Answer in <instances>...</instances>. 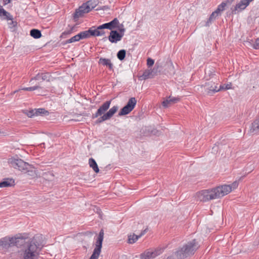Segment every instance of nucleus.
<instances>
[{
  "label": "nucleus",
  "instance_id": "7",
  "mask_svg": "<svg viewBox=\"0 0 259 259\" xmlns=\"http://www.w3.org/2000/svg\"><path fill=\"white\" fill-rule=\"evenodd\" d=\"M137 100L136 98L134 97L131 98L128 100L127 104L121 109L118 115L119 116H123L128 114L134 109Z\"/></svg>",
  "mask_w": 259,
  "mask_h": 259
},
{
  "label": "nucleus",
  "instance_id": "12",
  "mask_svg": "<svg viewBox=\"0 0 259 259\" xmlns=\"http://www.w3.org/2000/svg\"><path fill=\"white\" fill-rule=\"evenodd\" d=\"M90 11V7L85 3H84L76 10L74 17L75 18H79L84 14L88 13Z\"/></svg>",
  "mask_w": 259,
  "mask_h": 259
},
{
  "label": "nucleus",
  "instance_id": "45",
  "mask_svg": "<svg viewBox=\"0 0 259 259\" xmlns=\"http://www.w3.org/2000/svg\"><path fill=\"white\" fill-rule=\"evenodd\" d=\"M171 257H167V259H170Z\"/></svg>",
  "mask_w": 259,
  "mask_h": 259
},
{
  "label": "nucleus",
  "instance_id": "44",
  "mask_svg": "<svg viewBox=\"0 0 259 259\" xmlns=\"http://www.w3.org/2000/svg\"><path fill=\"white\" fill-rule=\"evenodd\" d=\"M233 1H234V0H227L226 3H229V4H231Z\"/></svg>",
  "mask_w": 259,
  "mask_h": 259
},
{
  "label": "nucleus",
  "instance_id": "42",
  "mask_svg": "<svg viewBox=\"0 0 259 259\" xmlns=\"http://www.w3.org/2000/svg\"><path fill=\"white\" fill-rule=\"evenodd\" d=\"M2 1H3V4L4 5H6L8 4L11 1V0H2Z\"/></svg>",
  "mask_w": 259,
  "mask_h": 259
},
{
  "label": "nucleus",
  "instance_id": "11",
  "mask_svg": "<svg viewBox=\"0 0 259 259\" xmlns=\"http://www.w3.org/2000/svg\"><path fill=\"white\" fill-rule=\"evenodd\" d=\"M158 68L159 66H157V64H156L155 67L153 68V69H150L146 70L140 77L141 79L146 80L148 78H152L156 75L158 71Z\"/></svg>",
  "mask_w": 259,
  "mask_h": 259
},
{
  "label": "nucleus",
  "instance_id": "40",
  "mask_svg": "<svg viewBox=\"0 0 259 259\" xmlns=\"http://www.w3.org/2000/svg\"><path fill=\"white\" fill-rule=\"evenodd\" d=\"M169 99L171 103H177L180 100V98L177 97H172L171 98H169Z\"/></svg>",
  "mask_w": 259,
  "mask_h": 259
},
{
  "label": "nucleus",
  "instance_id": "1",
  "mask_svg": "<svg viewBox=\"0 0 259 259\" xmlns=\"http://www.w3.org/2000/svg\"><path fill=\"white\" fill-rule=\"evenodd\" d=\"M238 186V182L235 181L230 185H224L213 189L202 190L197 193L196 196L200 201L206 202L223 197L236 189Z\"/></svg>",
  "mask_w": 259,
  "mask_h": 259
},
{
  "label": "nucleus",
  "instance_id": "41",
  "mask_svg": "<svg viewBox=\"0 0 259 259\" xmlns=\"http://www.w3.org/2000/svg\"><path fill=\"white\" fill-rule=\"evenodd\" d=\"M169 69L172 71V73H175L174 66V65H173L172 63H170Z\"/></svg>",
  "mask_w": 259,
  "mask_h": 259
},
{
  "label": "nucleus",
  "instance_id": "9",
  "mask_svg": "<svg viewBox=\"0 0 259 259\" xmlns=\"http://www.w3.org/2000/svg\"><path fill=\"white\" fill-rule=\"evenodd\" d=\"M186 251L189 256L194 254L195 252L198 248L199 246L196 240L194 239L184 245Z\"/></svg>",
  "mask_w": 259,
  "mask_h": 259
},
{
  "label": "nucleus",
  "instance_id": "33",
  "mask_svg": "<svg viewBox=\"0 0 259 259\" xmlns=\"http://www.w3.org/2000/svg\"><path fill=\"white\" fill-rule=\"evenodd\" d=\"M231 88V84H227L221 85L219 88V90L220 91L221 90H229V89H230Z\"/></svg>",
  "mask_w": 259,
  "mask_h": 259
},
{
  "label": "nucleus",
  "instance_id": "32",
  "mask_svg": "<svg viewBox=\"0 0 259 259\" xmlns=\"http://www.w3.org/2000/svg\"><path fill=\"white\" fill-rule=\"evenodd\" d=\"M80 39H81L79 33H78L77 35H75V36L72 37L71 38H70V39L67 40V42L68 43H72L74 42L79 41Z\"/></svg>",
  "mask_w": 259,
  "mask_h": 259
},
{
  "label": "nucleus",
  "instance_id": "24",
  "mask_svg": "<svg viewBox=\"0 0 259 259\" xmlns=\"http://www.w3.org/2000/svg\"><path fill=\"white\" fill-rule=\"evenodd\" d=\"M89 164L91 168H92V169L94 170V171L95 172H96V173L99 172V169L98 168V165H97L96 161L95 160V159H94L92 158H90L89 160Z\"/></svg>",
  "mask_w": 259,
  "mask_h": 259
},
{
  "label": "nucleus",
  "instance_id": "39",
  "mask_svg": "<svg viewBox=\"0 0 259 259\" xmlns=\"http://www.w3.org/2000/svg\"><path fill=\"white\" fill-rule=\"evenodd\" d=\"M253 48L255 49H259V37L255 39Z\"/></svg>",
  "mask_w": 259,
  "mask_h": 259
},
{
  "label": "nucleus",
  "instance_id": "37",
  "mask_svg": "<svg viewBox=\"0 0 259 259\" xmlns=\"http://www.w3.org/2000/svg\"><path fill=\"white\" fill-rule=\"evenodd\" d=\"M154 64V60L150 58H148L147 60V65L149 67L153 66Z\"/></svg>",
  "mask_w": 259,
  "mask_h": 259
},
{
  "label": "nucleus",
  "instance_id": "38",
  "mask_svg": "<svg viewBox=\"0 0 259 259\" xmlns=\"http://www.w3.org/2000/svg\"><path fill=\"white\" fill-rule=\"evenodd\" d=\"M118 30V33H119L120 35L121 34L122 36H123L125 32V29L122 24H121V26L119 27Z\"/></svg>",
  "mask_w": 259,
  "mask_h": 259
},
{
  "label": "nucleus",
  "instance_id": "17",
  "mask_svg": "<svg viewBox=\"0 0 259 259\" xmlns=\"http://www.w3.org/2000/svg\"><path fill=\"white\" fill-rule=\"evenodd\" d=\"M174 255L177 259H184L189 257L184 245L179 248L178 250L174 252Z\"/></svg>",
  "mask_w": 259,
  "mask_h": 259
},
{
  "label": "nucleus",
  "instance_id": "16",
  "mask_svg": "<svg viewBox=\"0 0 259 259\" xmlns=\"http://www.w3.org/2000/svg\"><path fill=\"white\" fill-rule=\"evenodd\" d=\"M119 24V20L117 18H114L111 21L100 25V28L108 29L111 30V31L112 29L117 28L118 27Z\"/></svg>",
  "mask_w": 259,
  "mask_h": 259
},
{
  "label": "nucleus",
  "instance_id": "21",
  "mask_svg": "<svg viewBox=\"0 0 259 259\" xmlns=\"http://www.w3.org/2000/svg\"><path fill=\"white\" fill-rule=\"evenodd\" d=\"M14 180L12 179H6L0 182V188L8 187L14 185Z\"/></svg>",
  "mask_w": 259,
  "mask_h": 259
},
{
  "label": "nucleus",
  "instance_id": "25",
  "mask_svg": "<svg viewBox=\"0 0 259 259\" xmlns=\"http://www.w3.org/2000/svg\"><path fill=\"white\" fill-rule=\"evenodd\" d=\"M0 17H4V19H6L8 20H11V23H13L14 22L12 21L13 18L12 16L10 15L9 13L7 12L4 8L2 11L0 12Z\"/></svg>",
  "mask_w": 259,
  "mask_h": 259
},
{
  "label": "nucleus",
  "instance_id": "10",
  "mask_svg": "<svg viewBox=\"0 0 259 259\" xmlns=\"http://www.w3.org/2000/svg\"><path fill=\"white\" fill-rule=\"evenodd\" d=\"M186 251L189 256L194 254L195 252L198 248L199 246L196 240L194 239L184 245Z\"/></svg>",
  "mask_w": 259,
  "mask_h": 259
},
{
  "label": "nucleus",
  "instance_id": "23",
  "mask_svg": "<svg viewBox=\"0 0 259 259\" xmlns=\"http://www.w3.org/2000/svg\"><path fill=\"white\" fill-rule=\"evenodd\" d=\"M99 63L104 66L108 67L111 70L113 68V64L111 63L110 60L109 59L101 58L99 60Z\"/></svg>",
  "mask_w": 259,
  "mask_h": 259
},
{
  "label": "nucleus",
  "instance_id": "29",
  "mask_svg": "<svg viewBox=\"0 0 259 259\" xmlns=\"http://www.w3.org/2000/svg\"><path fill=\"white\" fill-rule=\"evenodd\" d=\"M85 4L90 7V10L91 11L98 5V0H90L85 3Z\"/></svg>",
  "mask_w": 259,
  "mask_h": 259
},
{
  "label": "nucleus",
  "instance_id": "30",
  "mask_svg": "<svg viewBox=\"0 0 259 259\" xmlns=\"http://www.w3.org/2000/svg\"><path fill=\"white\" fill-rule=\"evenodd\" d=\"M125 54H126L125 50H121L119 51L117 53V57L119 60L122 61L124 59V58L125 57Z\"/></svg>",
  "mask_w": 259,
  "mask_h": 259
},
{
  "label": "nucleus",
  "instance_id": "3",
  "mask_svg": "<svg viewBox=\"0 0 259 259\" xmlns=\"http://www.w3.org/2000/svg\"><path fill=\"white\" fill-rule=\"evenodd\" d=\"M35 240V237H34L31 242L22 249L21 259H39L41 247L36 243Z\"/></svg>",
  "mask_w": 259,
  "mask_h": 259
},
{
  "label": "nucleus",
  "instance_id": "8",
  "mask_svg": "<svg viewBox=\"0 0 259 259\" xmlns=\"http://www.w3.org/2000/svg\"><path fill=\"white\" fill-rule=\"evenodd\" d=\"M16 238L4 237L0 240V248L7 249L16 243Z\"/></svg>",
  "mask_w": 259,
  "mask_h": 259
},
{
  "label": "nucleus",
  "instance_id": "26",
  "mask_svg": "<svg viewBox=\"0 0 259 259\" xmlns=\"http://www.w3.org/2000/svg\"><path fill=\"white\" fill-rule=\"evenodd\" d=\"M216 12H213L209 17L208 19L206 22L205 25L206 26H209L210 24H211L212 22H213L215 19L219 16L217 14Z\"/></svg>",
  "mask_w": 259,
  "mask_h": 259
},
{
  "label": "nucleus",
  "instance_id": "6",
  "mask_svg": "<svg viewBox=\"0 0 259 259\" xmlns=\"http://www.w3.org/2000/svg\"><path fill=\"white\" fill-rule=\"evenodd\" d=\"M163 251L162 248H157L154 249H150L145 250L140 254L141 259H154L161 254Z\"/></svg>",
  "mask_w": 259,
  "mask_h": 259
},
{
  "label": "nucleus",
  "instance_id": "19",
  "mask_svg": "<svg viewBox=\"0 0 259 259\" xmlns=\"http://www.w3.org/2000/svg\"><path fill=\"white\" fill-rule=\"evenodd\" d=\"M249 133L253 134H259V118L255 119L250 125Z\"/></svg>",
  "mask_w": 259,
  "mask_h": 259
},
{
  "label": "nucleus",
  "instance_id": "22",
  "mask_svg": "<svg viewBox=\"0 0 259 259\" xmlns=\"http://www.w3.org/2000/svg\"><path fill=\"white\" fill-rule=\"evenodd\" d=\"M145 230L143 233H141L139 235L133 234L128 236V242L130 244L134 243L138 240L139 238L145 234Z\"/></svg>",
  "mask_w": 259,
  "mask_h": 259
},
{
  "label": "nucleus",
  "instance_id": "14",
  "mask_svg": "<svg viewBox=\"0 0 259 259\" xmlns=\"http://www.w3.org/2000/svg\"><path fill=\"white\" fill-rule=\"evenodd\" d=\"M204 87L209 94H212L219 91L217 84L212 81L206 82Z\"/></svg>",
  "mask_w": 259,
  "mask_h": 259
},
{
  "label": "nucleus",
  "instance_id": "2",
  "mask_svg": "<svg viewBox=\"0 0 259 259\" xmlns=\"http://www.w3.org/2000/svg\"><path fill=\"white\" fill-rule=\"evenodd\" d=\"M111 104V101H108L104 103L98 109L97 112L93 114L92 118H97L100 117L96 123H101L105 120L110 119L113 115L117 112L118 108L117 106H114L110 108L108 111L105 113V112L109 109Z\"/></svg>",
  "mask_w": 259,
  "mask_h": 259
},
{
  "label": "nucleus",
  "instance_id": "34",
  "mask_svg": "<svg viewBox=\"0 0 259 259\" xmlns=\"http://www.w3.org/2000/svg\"><path fill=\"white\" fill-rule=\"evenodd\" d=\"M171 102L169 98L166 99L165 100L163 101L162 103V106L165 108L168 107V106L171 104Z\"/></svg>",
  "mask_w": 259,
  "mask_h": 259
},
{
  "label": "nucleus",
  "instance_id": "18",
  "mask_svg": "<svg viewBox=\"0 0 259 259\" xmlns=\"http://www.w3.org/2000/svg\"><path fill=\"white\" fill-rule=\"evenodd\" d=\"M49 113V112L44 108H38L29 111L27 115L29 117H32L34 116L48 115Z\"/></svg>",
  "mask_w": 259,
  "mask_h": 259
},
{
  "label": "nucleus",
  "instance_id": "20",
  "mask_svg": "<svg viewBox=\"0 0 259 259\" xmlns=\"http://www.w3.org/2000/svg\"><path fill=\"white\" fill-rule=\"evenodd\" d=\"M103 28H100V25L96 29H93V27L91 28L92 36H99L104 35L105 32L103 30Z\"/></svg>",
  "mask_w": 259,
  "mask_h": 259
},
{
  "label": "nucleus",
  "instance_id": "43",
  "mask_svg": "<svg viewBox=\"0 0 259 259\" xmlns=\"http://www.w3.org/2000/svg\"><path fill=\"white\" fill-rule=\"evenodd\" d=\"M214 12H217V14H217L218 16L220 15H221V12H222L220 11V9H219L218 8H217V9H216V10H215V11H214Z\"/></svg>",
  "mask_w": 259,
  "mask_h": 259
},
{
  "label": "nucleus",
  "instance_id": "4",
  "mask_svg": "<svg viewBox=\"0 0 259 259\" xmlns=\"http://www.w3.org/2000/svg\"><path fill=\"white\" fill-rule=\"evenodd\" d=\"M8 162L11 166L18 169L21 171H24L28 169L29 164L21 159L11 157L8 159Z\"/></svg>",
  "mask_w": 259,
  "mask_h": 259
},
{
  "label": "nucleus",
  "instance_id": "28",
  "mask_svg": "<svg viewBox=\"0 0 259 259\" xmlns=\"http://www.w3.org/2000/svg\"><path fill=\"white\" fill-rule=\"evenodd\" d=\"M79 34L81 39L89 37L90 36H92L91 28H90L88 30L80 32Z\"/></svg>",
  "mask_w": 259,
  "mask_h": 259
},
{
  "label": "nucleus",
  "instance_id": "36",
  "mask_svg": "<svg viewBox=\"0 0 259 259\" xmlns=\"http://www.w3.org/2000/svg\"><path fill=\"white\" fill-rule=\"evenodd\" d=\"M227 6L226 2H222L220 5L218 6V8L220 10V11L222 12L224 11L225 7Z\"/></svg>",
  "mask_w": 259,
  "mask_h": 259
},
{
  "label": "nucleus",
  "instance_id": "15",
  "mask_svg": "<svg viewBox=\"0 0 259 259\" xmlns=\"http://www.w3.org/2000/svg\"><path fill=\"white\" fill-rule=\"evenodd\" d=\"M123 36L116 30H111L108 36V39L111 43H117L121 40Z\"/></svg>",
  "mask_w": 259,
  "mask_h": 259
},
{
  "label": "nucleus",
  "instance_id": "5",
  "mask_svg": "<svg viewBox=\"0 0 259 259\" xmlns=\"http://www.w3.org/2000/svg\"><path fill=\"white\" fill-rule=\"evenodd\" d=\"M104 238V232L102 230L99 234L98 239L96 242V247L94 250L93 253L89 259H98L99 256L101 251L102 246V242Z\"/></svg>",
  "mask_w": 259,
  "mask_h": 259
},
{
  "label": "nucleus",
  "instance_id": "31",
  "mask_svg": "<svg viewBox=\"0 0 259 259\" xmlns=\"http://www.w3.org/2000/svg\"><path fill=\"white\" fill-rule=\"evenodd\" d=\"M47 73H41L37 74L34 78H32L31 80L32 81L33 79L39 80L40 78L42 80H45L47 78Z\"/></svg>",
  "mask_w": 259,
  "mask_h": 259
},
{
  "label": "nucleus",
  "instance_id": "27",
  "mask_svg": "<svg viewBox=\"0 0 259 259\" xmlns=\"http://www.w3.org/2000/svg\"><path fill=\"white\" fill-rule=\"evenodd\" d=\"M30 35L34 38H39L41 37L40 31L38 29H33L30 31Z\"/></svg>",
  "mask_w": 259,
  "mask_h": 259
},
{
  "label": "nucleus",
  "instance_id": "13",
  "mask_svg": "<svg viewBox=\"0 0 259 259\" xmlns=\"http://www.w3.org/2000/svg\"><path fill=\"white\" fill-rule=\"evenodd\" d=\"M253 0H241L237 4L235 7L234 10L233 11L236 14V11L241 12L244 10Z\"/></svg>",
  "mask_w": 259,
  "mask_h": 259
},
{
  "label": "nucleus",
  "instance_id": "35",
  "mask_svg": "<svg viewBox=\"0 0 259 259\" xmlns=\"http://www.w3.org/2000/svg\"><path fill=\"white\" fill-rule=\"evenodd\" d=\"M39 88L40 87L39 86L35 85V86L31 87L24 88H23L22 90H25V91H34Z\"/></svg>",
  "mask_w": 259,
  "mask_h": 259
}]
</instances>
